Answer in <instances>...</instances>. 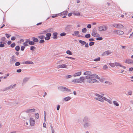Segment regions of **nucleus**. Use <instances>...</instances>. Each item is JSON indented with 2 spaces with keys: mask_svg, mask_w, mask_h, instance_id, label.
I'll use <instances>...</instances> for the list:
<instances>
[{
  "mask_svg": "<svg viewBox=\"0 0 133 133\" xmlns=\"http://www.w3.org/2000/svg\"><path fill=\"white\" fill-rule=\"evenodd\" d=\"M16 61H17V59L15 57L14 55L12 56L10 59V63L12 64L14 63Z\"/></svg>",
  "mask_w": 133,
  "mask_h": 133,
  "instance_id": "4",
  "label": "nucleus"
},
{
  "mask_svg": "<svg viewBox=\"0 0 133 133\" xmlns=\"http://www.w3.org/2000/svg\"><path fill=\"white\" fill-rule=\"evenodd\" d=\"M99 81L101 82H103L104 81V78H102L99 79Z\"/></svg>",
  "mask_w": 133,
  "mask_h": 133,
  "instance_id": "59",
  "label": "nucleus"
},
{
  "mask_svg": "<svg viewBox=\"0 0 133 133\" xmlns=\"http://www.w3.org/2000/svg\"><path fill=\"white\" fill-rule=\"evenodd\" d=\"M101 60V58L100 57H98L96 58H95L94 59V61H99Z\"/></svg>",
  "mask_w": 133,
  "mask_h": 133,
  "instance_id": "36",
  "label": "nucleus"
},
{
  "mask_svg": "<svg viewBox=\"0 0 133 133\" xmlns=\"http://www.w3.org/2000/svg\"><path fill=\"white\" fill-rule=\"evenodd\" d=\"M91 35L90 34H86L84 37H85L86 38H89L90 37Z\"/></svg>",
  "mask_w": 133,
  "mask_h": 133,
  "instance_id": "30",
  "label": "nucleus"
},
{
  "mask_svg": "<svg viewBox=\"0 0 133 133\" xmlns=\"http://www.w3.org/2000/svg\"><path fill=\"white\" fill-rule=\"evenodd\" d=\"M22 64H33V63L32 61H28L25 62H22Z\"/></svg>",
  "mask_w": 133,
  "mask_h": 133,
  "instance_id": "10",
  "label": "nucleus"
},
{
  "mask_svg": "<svg viewBox=\"0 0 133 133\" xmlns=\"http://www.w3.org/2000/svg\"><path fill=\"white\" fill-rule=\"evenodd\" d=\"M66 58L70 59H71L75 60V58H73L72 57L68 56H66L65 57Z\"/></svg>",
  "mask_w": 133,
  "mask_h": 133,
  "instance_id": "51",
  "label": "nucleus"
},
{
  "mask_svg": "<svg viewBox=\"0 0 133 133\" xmlns=\"http://www.w3.org/2000/svg\"><path fill=\"white\" fill-rule=\"evenodd\" d=\"M20 64V63L19 62H17L15 63V65L16 66L19 65Z\"/></svg>",
  "mask_w": 133,
  "mask_h": 133,
  "instance_id": "47",
  "label": "nucleus"
},
{
  "mask_svg": "<svg viewBox=\"0 0 133 133\" xmlns=\"http://www.w3.org/2000/svg\"><path fill=\"white\" fill-rule=\"evenodd\" d=\"M16 45V44L15 43H14L11 44L10 45V46L12 48L14 47Z\"/></svg>",
  "mask_w": 133,
  "mask_h": 133,
  "instance_id": "48",
  "label": "nucleus"
},
{
  "mask_svg": "<svg viewBox=\"0 0 133 133\" xmlns=\"http://www.w3.org/2000/svg\"><path fill=\"white\" fill-rule=\"evenodd\" d=\"M100 98H101L102 99H104L105 101L108 100L107 98L103 96H101V97H100Z\"/></svg>",
  "mask_w": 133,
  "mask_h": 133,
  "instance_id": "53",
  "label": "nucleus"
},
{
  "mask_svg": "<svg viewBox=\"0 0 133 133\" xmlns=\"http://www.w3.org/2000/svg\"><path fill=\"white\" fill-rule=\"evenodd\" d=\"M74 34H72L73 36H74L75 35V36L77 37H84V36L78 35L79 34V32L78 31H75L74 32Z\"/></svg>",
  "mask_w": 133,
  "mask_h": 133,
  "instance_id": "3",
  "label": "nucleus"
},
{
  "mask_svg": "<svg viewBox=\"0 0 133 133\" xmlns=\"http://www.w3.org/2000/svg\"><path fill=\"white\" fill-rule=\"evenodd\" d=\"M58 88L63 92H65L66 87H64L61 86L58 87Z\"/></svg>",
  "mask_w": 133,
  "mask_h": 133,
  "instance_id": "12",
  "label": "nucleus"
},
{
  "mask_svg": "<svg viewBox=\"0 0 133 133\" xmlns=\"http://www.w3.org/2000/svg\"><path fill=\"white\" fill-rule=\"evenodd\" d=\"M35 43L33 41H30L29 42V44L31 45H33L35 44Z\"/></svg>",
  "mask_w": 133,
  "mask_h": 133,
  "instance_id": "34",
  "label": "nucleus"
},
{
  "mask_svg": "<svg viewBox=\"0 0 133 133\" xmlns=\"http://www.w3.org/2000/svg\"><path fill=\"white\" fill-rule=\"evenodd\" d=\"M131 61V59H127L125 62L126 63L130 64V63Z\"/></svg>",
  "mask_w": 133,
  "mask_h": 133,
  "instance_id": "37",
  "label": "nucleus"
},
{
  "mask_svg": "<svg viewBox=\"0 0 133 133\" xmlns=\"http://www.w3.org/2000/svg\"><path fill=\"white\" fill-rule=\"evenodd\" d=\"M95 44V42H91L89 43V45L90 46H91L94 45Z\"/></svg>",
  "mask_w": 133,
  "mask_h": 133,
  "instance_id": "55",
  "label": "nucleus"
},
{
  "mask_svg": "<svg viewBox=\"0 0 133 133\" xmlns=\"http://www.w3.org/2000/svg\"><path fill=\"white\" fill-rule=\"evenodd\" d=\"M66 53L67 54L70 55L72 54V53L69 50H67L66 51Z\"/></svg>",
  "mask_w": 133,
  "mask_h": 133,
  "instance_id": "35",
  "label": "nucleus"
},
{
  "mask_svg": "<svg viewBox=\"0 0 133 133\" xmlns=\"http://www.w3.org/2000/svg\"><path fill=\"white\" fill-rule=\"evenodd\" d=\"M67 66L66 64H64L59 65L58 66V67L59 68H67Z\"/></svg>",
  "mask_w": 133,
  "mask_h": 133,
  "instance_id": "8",
  "label": "nucleus"
},
{
  "mask_svg": "<svg viewBox=\"0 0 133 133\" xmlns=\"http://www.w3.org/2000/svg\"><path fill=\"white\" fill-rule=\"evenodd\" d=\"M29 78L28 77H25L23 80V83L22 84L23 85L24 83H26L29 79Z\"/></svg>",
  "mask_w": 133,
  "mask_h": 133,
  "instance_id": "16",
  "label": "nucleus"
},
{
  "mask_svg": "<svg viewBox=\"0 0 133 133\" xmlns=\"http://www.w3.org/2000/svg\"><path fill=\"white\" fill-rule=\"evenodd\" d=\"M114 32L117 34L121 35L123 34L124 33L123 31H121L115 30L114 31Z\"/></svg>",
  "mask_w": 133,
  "mask_h": 133,
  "instance_id": "9",
  "label": "nucleus"
},
{
  "mask_svg": "<svg viewBox=\"0 0 133 133\" xmlns=\"http://www.w3.org/2000/svg\"><path fill=\"white\" fill-rule=\"evenodd\" d=\"M36 48V47L34 46H31L30 48V50L32 51H34V50Z\"/></svg>",
  "mask_w": 133,
  "mask_h": 133,
  "instance_id": "32",
  "label": "nucleus"
},
{
  "mask_svg": "<svg viewBox=\"0 0 133 133\" xmlns=\"http://www.w3.org/2000/svg\"><path fill=\"white\" fill-rule=\"evenodd\" d=\"M95 77L94 74H93L89 75V76H86L85 78L87 79V82L92 83L97 81L96 79H95Z\"/></svg>",
  "mask_w": 133,
  "mask_h": 133,
  "instance_id": "1",
  "label": "nucleus"
},
{
  "mask_svg": "<svg viewBox=\"0 0 133 133\" xmlns=\"http://www.w3.org/2000/svg\"><path fill=\"white\" fill-rule=\"evenodd\" d=\"M80 81L81 82H83L84 81V80L85 79L84 77H80L79 78Z\"/></svg>",
  "mask_w": 133,
  "mask_h": 133,
  "instance_id": "33",
  "label": "nucleus"
},
{
  "mask_svg": "<svg viewBox=\"0 0 133 133\" xmlns=\"http://www.w3.org/2000/svg\"><path fill=\"white\" fill-rule=\"evenodd\" d=\"M92 36L94 37H99L100 36V35L97 33H96V34H95L94 35H93L92 34Z\"/></svg>",
  "mask_w": 133,
  "mask_h": 133,
  "instance_id": "41",
  "label": "nucleus"
},
{
  "mask_svg": "<svg viewBox=\"0 0 133 133\" xmlns=\"http://www.w3.org/2000/svg\"><path fill=\"white\" fill-rule=\"evenodd\" d=\"M96 33H97V30L95 28H94L92 30L91 33V35H92V34L93 35H94Z\"/></svg>",
  "mask_w": 133,
  "mask_h": 133,
  "instance_id": "17",
  "label": "nucleus"
},
{
  "mask_svg": "<svg viewBox=\"0 0 133 133\" xmlns=\"http://www.w3.org/2000/svg\"><path fill=\"white\" fill-rule=\"evenodd\" d=\"M79 42L81 44H82V45H84L86 44V42L84 41H83L81 40H79Z\"/></svg>",
  "mask_w": 133,
  "mask_h": 133,
  "instance_id": "26",
  "label": "nucleus"
},
{
  "mask_svg": "<svg viewBox=\"0 0 133 133\" xmlns=\"http://www.w3.org/2000/svg\"><path fill=\"white\" fill-rule=\"evenodd\" d=\"M16 38L15 37L13 36L11 37V39L12 41H14L15 39Z\"/></svg>",
  "mask_w": 133,
  "mask_h": 133,
  "instance_id": "63",
  "label": "nucleus"
},
{
  "mask_svg": "<svg viewBox=\"0 0 133 133\" xmlns=\"http://www.w3.org/2000/svg\"><path fill=\"white\" fill-rule=\"evenodd\" d=\"M20 49V46L18 45H17L15 47V50L16 51H18Z\"/></svg>",
  "mask_w": 133,
  "mask_h": 133,
  "instance_id": "27",
  "label": "nucleus"
},
{
  "mask_svg": "<svg viewBox=\"0 0 133 133\" xmlns=\"http://www.w3.org/2000/svg\"><path fill=\"white\" fill-rule=\"evenodd\" d=\"M113 103L116 106H118L119 105L118 103H117V102L115 101H113Z\"/></svg>",
  "mask_w": 133,
  "mask_h": 133,
  "instance_id": "29",
  "label": "nucleus"
},
{
  "mask_svg": "<svg viewBox=\"0 0 133 133\" xmlns=\"http://www.w3.org/2000/svg\"><path fill=\"white\" fill-rule=\"evenodd\" d=\"M72 26V25H67L65 28V30L68 31H69Z\"/></svg>",
  "mask_w": 133,
  "mask_h": 133,
  "instance_id": "11",
  "label": "nucleus"
},
{
  "mask_svg": "<svg viewBox=\"0 0 133 133\" xmlns=\"http://www.w3.org/2000/svg\"><path fill=\"white\" fill-rule=\"evenodd\" d=\"M6 39L5 37H2L1 39V40L3 41H4Z\"/></svg>",
  "mask_w": 133,
  "mask_h": 133,
  "instance_id": "58",
  "label": "nucleus"
},
{
  "mask_svg": "<svg viewBox=\"0 0 133 133\" xmlns=\"http://www.w3.org/2000/svg\"><path fill=\"white\" fill-rule=\"evenodd\" d=\"M44 39H45V40L48 41V40H49L50 39V37H48L46 36L45 37V38H44Z\"/></svg>",
  "mask_w": 133,
  "mask_h": 133,
  "instance_id": "60",
  "label": "nucleus"
},
{
  "mask_svg": "<svg viewBox=\"0 0 133 133\" xmlns=\"http://www.w3.org/2000/svg\"><path fill=\"white\" fill-rule=\"evenodd\" d=\"M112 25L114 27L117 28H123L124 27L121 24H114Z\"/></svg>",
  "mask_w": 133,
  "mask_h": 133,
  "instance_id": "6",
  "label": "nucleus"
},
{
  "mask_svg": "<svg viewBox=\"0 0 133 133\" xmlns=\"http://www.w3.org/2000/svg\"><path fill=\"white\" fill-rule=\"evenodd\" d=\"M22 71V70L21 69H17L16 70V72H17L20 73Z\"/></svg>",
  "mask_w": 133,
  "mask_h": 133,
  "instance_id": "64",
  "label": "nucleus"
},
{
  "mask_svg": "<svg viewBox=\"0 0 133 133\" xmlns=\"http://www.w3.org/2000/svg\"><path fill=\"white\" fill-rule=\"evenodd\" d=\"M38 38L41 39H44V38H45V36L43 35H41L38 36Z\"/></svg>",
  "mask_w": 133,
  "mask_h": 133,
  "instance_id": "38",
  "label": "nucleus"
},
{
  "mask_svg": "<svg viewBox=\"0 0 133 133\" xmlns=\"http://www.w3.org/2000/svg\"><path fill=\"white\" fill-rule=\"evenodd\" d=\"M47 32H53V29L52 28H50L47 29L46 30Z\"/></svg>",
  "mask_w": 133,
  "mask_h": 133,
  "instance_id": "23",
  "label": "nucleus"
},
{
  "mask_svg": "<svg viewBox=\"0 0 133 133\" xmlns=\"http://www.w3.org/2000/svg\"><path fill=\"white\" fill-rule=\"evenodd\" d=\"M59 14H55L51 16V17L52 18H54L57 17L58 16H59Z\"/></svg>",
  "mask_w": 133,
  "mask_h": 133,
  "instance_id": "31",
  "label": "nucleus"
},
{
  "mask_svg": "<svg viewBox=\"0 0 133 133\" xmlns=\"http://www.w3.org/2000/svg\"><path fill=\"white\" fill-rule=\"evenodd\" d=\"M35 111V109H28L25 112L27 113H29L30 112H34Z\"/></svg>",
  "mask_w": 133,
  "mask_h": 133,
  "instance_id": "14",
  "label": "nucleus"
},
{
  "mask_svg": "<svg viewBox=\"0 0 133 133\" xmlns=\"http://www.w3.org/2000/svg\"><path fill=\"white\" fill-rule=\"evenodd\" d=\"M45 42L44 40L43 39H41L39 41V43H43Z\"/></svg>",
  "mask_w": 133,
  "mask_h": 133,
  "instance_id": "54",
  "label": "nucleus"
},
{
  "mask_svg": "<svg viewBox=\"0 0 133 133\" xmlns=\"http://www.w3.org/2000/svg\"><path fill=\"white\" fill-rule=\"evenodd\" d=\"M66 35V34L64 32L61 33L60 34V36L62 37L65 36Z\"/></svg>",
  "mask_w": 133,
  "mask_h": 133,
  "instance_id": "43",
  "label": "nucleus"
},
{
  "mask_svg": "<svg viewBox=\"0 0 133 133\" xmlns=\"http://www.w3.org/2000/svg\"><path fill=\"white\" fill-rule=\"evenodd\" d=\"M94 77L95 79H100V77H99L96 74H94Z\"/></svg>",
  "mask_w": 133,
  "mask_h": 133,
  "instance_id": "39",
  "label": "nucleus"
},
{
  "mask_svg": "<svg viewBox=\"0 0 133 133\" xmlns=\"http://www.w3.org/2000/svg\"><path fill=\"white\" fill-rule=\"evenodd\" d=\"M32 38L33 39V41L35 42H38L39 41L38 39V38H36L35 37H32Z\"/></svg>",
  "mask_w": 133,
  "mask_h": 133,
  "instance_id": "24",
  "label": "nucleus"
},
{
  "mask_svg": "<svg viewBox=\"0 0 133 133\" xmlns=\"http://www.w3.org/2000/svg\"><path fill=\"white\" fill-rule=\"evenodd\" d=\"M47 33L46 30H44L43 31H41V32L39 33V34L41 35L43 34H45Z\"/></svg>",
  "mask_w": 133,
  "mask_h": 133,
  "instance_id": "40",
  "label": "nucleus"
},
{
  "mask_svg": "<svg viewBox=\"0 0 133 133\" xmlns=\"http://www.w3.org/2000/svg\"><path fill=\"white\" fill-rule=\"evenodd\" d=\"M51 33L50 32L46 34V35L47 37H50L51 36Z\"/></svg>",
  "mask_w": 133,
  "mask_h": 133,
  "instance_id": "44",
  "label": "nucleus"
},
{
  "mask_svg": "<svg viewBox=\"0 0 133 133\" xmlns=\"http://www.w3.org/2000/svg\"><path fill=\"white\" fill-rule=\"evenodd\" d=\"M91 71H86L84 72V75H85L89 76V75H91Z\"/></svg>",
  "mask_w": 133,
  "mask_h": 133,
  "instance_id": "18",
  "label": "nucleus"
},
{
  "mask_svg": "<svg viewBox=\"0 0 133 133\" xmlns=\"http://www.w3.org/2000/svg\"><path fill=\"white\" fill-rule=\"evenodd\" d=\"M71 98L70 96H68L64 98V100L66 101H68Z\"/></svg>",
  "mask_w": 133,
  "mask_h": 133,
  "instance_id": "25",
  "label": "nucleus"
},
{
  "mask_svg": "<svg viewBox=\"0 0 133 133\" xmlns=\"http://www.w3.org/2000/svg\"><path fill=\"white\" fill-rule=\"evenodd\" d=\"M99 31H105L108 29L107 26L105 25L101 26L98 27Z\"/></svg>",
  "mask_w": 133,
  "mask_h": 133,
  "instance_id": "2",
  "label": "nucleus"
},
{
  "mask_svg": "<svg viewBox=\"0 0 133 133\" xmlns=\"http://www.w3.org/2000/svg\"><path fill=\"white\" fill-rule=\"evenodd\" d=\"M96 40L97 41L102 40L103 39L102 37H98L96 38Z\"/></svg>",
  "mask_w": 133,
  "mask_h": 133,
  "instance_id": "46",
  "label": "nucleus"
},
{
  "mask_svg": "<svg viewBox=\"0 0 133 133\" xmlns=\"http://www.w3.org/2000/svg\"><path fill=\"white\" fill-rule=\"evenodd\" d=\"M35 119H38L39 118V114L38 113H36L35 114Z\"/></svg>",
  "mask_w": 133,
  "mask_h": 133,
  "instance_id": "28",
  "label": "nucleus"
},
{
  "mask_svg": "<svg viewBox=\"0 0 133 133\" xmlns=\"http://www.w3.org/2000/svg\"><path fill=\"white\" fill-rule=\"evenodd\" d=\"M30 125L31 126H33L34 125L35 123V121L33 118L31 117L30 118Z\"/></svg>",
  "mask_w": 133,
  "mask_h": 133,
  "instance_id": "5",
  "label": "nucleus"
},
{
  "mask_svg": "<svg viewBox=\"0 0 133 133\" xmlns=\"http://www.w3.org/2000/svg\"><path fill=\"white\" fill-rule=\"evenodd\" d=\"M25 48V46H22L21 47V50L22 51H24Z\"/></svg>",
  "mask_w": 133,
  "mask_h": 133,
  "instance_id": "56",
  "label": "nucleus"
},
{
  "mask_svg": "<svg viewBox=\"0 0 133 133\" xmlns=\"http://www.w3.org/2000/svg\"><path fill=\"white\" fill-rule=\"evenodd\" d=\"M87 27L88 28H90L91 27V25L90 24H89L88 25Z\"/></svg>",
  "mask_w": 133,
  "mask_h": 133,
  "instance_id": "62",
  "label": "nucleus"
},
{
  "mask_svg": "<svg viewBox=\"0 0 133 133\" xmlns=\"http://www.w3.org/2000/svg\"><path fill=\"white\" fill-rule=\"evenodd\" d=\"M66 91L68 92H70L71 91V90L70 89H69L66 87L65 89V91Z\"/></svg>",
  "mask_w": 133,
  "mask_h": 133,
  "instance_id": "52",
  "label": "nucleus"
},
{
  "mask_svg": "<svg viewBox=\"0 0 133 133\" xmlns=\"http://www.w3.org/2000/svg\"><path fill=\"white\" fill-rule=\"evenodd\" d=\"M109 65L111 67H114L115 66V65L114 63H109Z\"/></svg>",
  "mask_w": 133,
  "mask_h": 133,
  "instance_id": "49",
  "label": "nucleus"
},
{
  "mask_svg": "<svg viewBox=\"0 0 133 133\" xmlns=\"http://www.w3.org/2000/svg\"><path fill=\"white\" fill-rule=\"evenodd\" d=\"M115 65L116 66H122V65L120 64L118 62H115Z\"/></svg>",
  "mask_w": 133,
  "mask_h": 133,
  "instance_id": "50",
  "label": "nucleus"
},
{
  "mask_svg": "<svg viewBox=\"0 0 133 133\" xmlns=\"http://www.w3.org/2000/svg\"><path fill=\"white\" fill-rule=\"evenodd\" d=\"M108 66L106 65H104L103 66V69L105 70L108 68Z\"/></svg>",
  "mask_w": 133,
  "mask_h": 133,
  "instance_id": "61",
  "label": "nucleus"
},
{
  "mask_svg": "<svg viewBox=\"0 0 133 133\" xmlns=\"http://www.w3.org/2000/svg\"><path fill=\"white\" fill-rule=\"evenodd\" d=\"M90 124L88 122L85 123L84 124V127L85 128H87L90 125Z\"/></svg>",
  "mask_w": 133,
  "mask_h": 133,
  "instance_id": "19",
  "label": "nucleus"
},
{
  "mask_svg": "<svg viewBox=\"0 0 133 133\" xmlns=\"http://www.w3.org/2000/svg\"><path fill=\"white\" fill-rule=\"evenodd\" d=\"M72 82L74 83H81V82L80 81V80L79 79H75L72 80Z\"/></svg>",
  "mask_w": 133,
  "mask_h": 133,
  "instance_id": "20",
  "label": "nucleus"
},
{
  "mask_svg": "<svg viewBox=\"0 0 133 133\" xmlns=\"http://www.w3.org/2000/svg\"><path fill=\"white\" fill-rule=\"evenodd\" d=\"M111 53V52H109L108 50L107 51H105L102 54V55L103 56H104V55H109Z\"/></svg>",
  "mask_w": 133,
  "mask_h": 133,
  "instance_id": "13",
  "label": "nucleus"
},
{
  "mask_svg": "<svg viewBox=\"0 0 133 133\" xmlns=\"http://www.w3.org/2000/svg\"><path fill=\"white\" fill-rule=\"evenodd\" d=\"M96 99L97 100H98V101H100L102 102H104V101L100 97L97 98H96Z\"/></svg>",
  "mask_w": 133,
  "mask_h": 133,
  "instance_id": "42",
  "label": "nucleus"
},
{
  "mask_svg": "<svg viewBox=\"0 0 133 133\" xmlns=\"http://www.w3.org/2000/svg\"><path fill=\"white\" fill-rule=\"evenodd\" d=\"M58 33L57 32H54L53 34V38L54 39H56L57 38V35Z\"/></svg>",
  "mask_w": 133,
  "mask_h": 133,
  "instance_id": "15",
  "label": "nucleus"
},
{
  "mask_svg": "<svg viewBox=\"0 0 133 133\" xmlns=\"http://www.w3.org/2000/svg\"><path fill=\"white\" fill-rule=\"evenodd\" d=\"M88 119L87 117H85L83 119V121L84 123L88 122Z\"/></svg>",
  "mask_w": 133,
  "mask_h": 133,
  "instance_id": "22",
  "label": "nucleus"
},
{
  "mask_svg": "<svg viewBox=\"0 0 133 133\" xmlns=\"http://www.w3.org/2000/svg\"><path fill=\"white\" fill-rule=\"evenodd\" d=\"M82 72L81 71H79L75 73L74 75V76H79L81 74Z\"/></svg>",
  "mask_w": 133,
  "mask_h": 133,
  "instance_id": "21",
  "label": "nucleus"
},
{
  "mask_svg": "<svg viewBox=\"0 0 133 133\" xmlns=\"http://www.w3.org/2000/svg\"><path fill=\"white\" fill-rule=\"evenodd\" d=\"M5 35L6 37H7V38H9L11 36L10 35L8 34L7 33Z\"/></svg>",
  "mask_w": 133,
  "mask_h": 133,
  "instance_id": "57",
  "label": "nucleus"
},
{
  "mask_svg": "<svg viewBox=\"0 0 133 133\" xmlns=\"http://www.w3.org/2000/svg\"><path fill=\"white\" fill-rule=\"evenodd\" d=\"M87 31V29L85 28H84L82 30V31L83 33H85Z\"/></svg>",
  "mask_w": 133,
  "mask_h": 133,
  "instance_id": "45",
  "label": "nucleus"
},
{
  "mask_svg": "<svg viewBox=\"0 0 133 133\" xmlns=\"http://www.w3.org/2000/svg\"><path fill=\"white\" fill-rule=\"evenodd\" d=\"M68 11L67 10H66L61 12L59 13V16L62 15H67L68 13Z\"/></svg>",
  "mask_w": 133,
  "mask_h": 133,
  "instance_id": "7",
  "label": "nucleus"
}]
</instances>
